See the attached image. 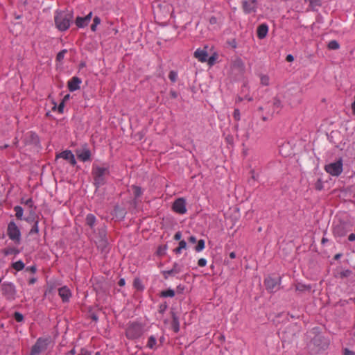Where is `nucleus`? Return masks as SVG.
Listing matches in <instances>:
<instances>
[{
	"instance_id": "obj_1",
	"label": "nucleus",
	"mask_w": 355,
	"mask_h": 355,
	"mask_svg": "<svg viewBox=\"0 0 355 355\" xmlns=\"http://www.w3.org/2000/svg\"><path fill=\"white\" fill-rule=\"evenodd\" d=\"M73 19V12L71 11L56 10L54 13V21L55 27L60 31H67Z\"/></svg>"
},
{
	"instance_id": "obj_2",
	"label": "nucleus",
	"mask_w": 355,
	"mask_h": 355,
	"mask_svg": "<svg viewBox=\"0 0 355 355\" xmlns=\"http://www.w3.org/2000/svg\"><path fill=\"white\" fill-rule=\"evenodd\" d=\"M92 174L94 179V184L98 188L106 183V178L110 174L109 168L93 164Z\"/></svg>"
},
{
	"instance_id": "obj_3",
	"label": "nucleus",
	"mask_w": 355,
	"mask_h": 355,
	"mask_svg": "<svg viewBox=\"0 0 355 355\" xmlns=\"http://www.w3.org/2000/svg\"><path fill=\"white\" fill-rule=\"evenodd\" d=\"M325 171L332 176L340 175L343 171V159L339 158L334 162H331L324 166Z\"/></svg>"
},
{
	"instance_id": "obj_4",
	"label": "nucleus",
	"mask_w": 355,
	"mask_h": 355,
	"mask_svg": "<svg viewBox=\"0 0 355 355\" xmlns=\"http://www.w3.org/2000/svg\"><path fill=\"white\" fill-rule=\"evenodd\" d=\"M125 334L129 339L138 338L143 334V327L138 322L130 323L126 329Z\"/></svg>"
},
{
	"instance_id": "obj_5",
	"label": "nucleus",
	"mask_w": 355,
	"mask_h": 355,
	"mask_svg": "<svg viewBox=\"0 0 355 355\" xmlns=\"http://www.w3.org/2000/svg\"><path fill=\"white\" fill-rule=\"evenodd\" d=\"M7 234L10 240L19 244L21 241V232L14 221H10L8 225Z\"/></svg>"
},
{
	"instance_id": "obj_6",
	"label": "nucleus",
	"mask_w": 355,
	"mask_h": 355,
	"mask_svg": "<svg viewBox=\"0 0 355 355\" xmlns=\"http://www.w3.org/2000/svg\"><path fill=\"white\" fill-rule=\"evenodd\" d=\"M49 343V339L39 338L32 347L30 355H40L44 352L47 349Z\"/></svg>"
},
{
	"instance_id": "obj_7",
	"label": "nucleus",
	"mask_w": 355,
	"mask_h": 355,
	"mask_svg": "<svg viewBox=\"0 0 355 355\" xmlns=\"http://www.w3.org/2000/svg\"><path fill=\"white\" fill-rule=\"evenodd\" d=\"M2 295L9 301H12L16 297V288L15 285L10 282H4L1 285Z\"/></svg>"
},
{
	"instance_id": "obj_8",
	"label": "nucleus",
	"mask_w": 355,
	"mask_h": 355,
	"mask_svg": "<svg viewBox=\"0 0 355 355\" xmlns=\"http://www.w3.org/2000/svg\"><path fill=\"white\" fill-rule=\"evenodd\" d=\"M76 154L77 155V157L83 162L89 161L91 159V151L87 148V145H85L83 146L82 148L77 149L76 150Z\"/></svg>"
},
{
	"instance_id": "obj_9",
	"label": "nucleus",
	"mask_w": 355,
	"mask_h": 355,
	"mask_svg": "<svg viewBox=\"0 0 355 355\" xmlns=\"http://www.w3.org/2000/svg\"><path fill=\"white\" fill-rule=\"evenodd\" d=\"M173 209L179 214H184L187 212L185 200L182 198L175 200L173 204Z\"/></svg>"
},
{
	"instance_id": "obj_10",
	"label": "nucleus",
	"mask_w": 355,
	"mask_h": 355,
	"mask_svg": "<svg viewBox=\"0 0 355 355\" xmlns=\"http://www.w3.org/2000/svg\"><path fill=\"white\" fill-rule=\"evenodd\" d=\"M182 270V266L178 263H174L173 268L171 270H166L162 272L164 279H168L170 276H175L181 272Z\"/></svg>"
},
{
	"instance_id": "obj_11",
	"label": "nucleus",
	"mask_w": 355,
	"mask_h": 355,
	"mask_svg": "<svg viewBox=\"0 0 355 355\" xmlns=\"http://www.w3.org/2000/svg\"><path fill=\"white\" fill-rule=\"evenodd\" d=\"M266 289L270 292H274L279 288V279L268 277L264 281Z\"/></svg>"
},
{
	"instance_id": "obj_12",
	"label": "nucleus",
	"mask_w": 355,
	"mask_h": 355,
	"mask_svg": "<svg viewBox=\"0 0 355 355\" xmlns=\"http://www.w3.org/2000/svg\"><path fill=\"white\" fill-rule=\"evenodd\" d=\"M243 9L245 13L249 14L256 11V0H244L242 2Z\"/></svg>"
},
{
	"instance_id": "obj_13",
	"label": "nucleus",
	"mask_w": 355,
	"mask_h": 355,
	"mask_svg": "<svg viewBox=\"0 0 355 355\" xmlns=\"http://www.w3.org/2000/svg\"><path fill=\"white\" fill-rule=\"evenodd\" d=\"M92 17V12H90L85 17H77L75 24L78 28H84L88 25Z\"/></svg>"
},
{
	"instance_id": "obj_14",
	"label": "nucleus",
	"mask_w": 355,
	"mask_h": 355,
	"mask_svg": "<svg viewBox=\"0 0 355 355\" xmlns=\"http://www.w3.org/2000/svg\"><path fill=\"white\" fill-rule=\"evenodd\" d=\"M81 80L76 77H72L67 83L68 89L70 92H74L80 89V85L81 84Z\"/></svg>"
},
{
	"instance_id": "obj_15",
	"label": "nucleus",
	"mask_w": 355,
	"mask_h": 355,
	"mask_svg": "<svg viewBox=\"0 0 355 355\" xmlns=\"http://www.w3.org/2000/svg\"><path fill=\"white\" fill-rule=\"evenodd\" d=\"M58 295L62 298L63 302H67L71 297V293L67 286L61 287L58 289Z\"/></svg>"
},
{
	"instance_id": "obj_16",
	"label": "nucleus",
	"mask_w": 355,
	"mask_h": 355,
	"mask_svg": "<svg viewBox=\"0 0 355 355\" xmlns=\"http://www.w3.org/2000/svg\"><path fill=\"white\" fill-rule=\"evenodd\" d=\"M194 57L201 62H205L207 60L208 53L206 50L198 49L194 52Z\"/></svg>"
},
{
	"instance_id": "obj_17",
	"label": "nucleus",
	"mask_w": 355,
	"mask_h": 355,
	"mask_svg": "<svg viewBox=\"0 0 355 355\" xmlns=\"http://www.w3.org/2000/svg\"><path fill=\"white\" fill-rule=\"evenodd\" d=\"M268 32V26L266 24H261L257 27V34L259 39H263L266 37Z\"/></svg>"
},
{
	"instance_id": "obj_18",
	"label": "nucleus",
	"mask_w": 355,
	"mask_h": 355,
	"mask_svg": "<svg viewBox=\"0 0 355 355\" xmlns=\"http://www.w3.org/2000/svg\"><path fill=\"white\" fill-rule=\"evenodd\" d=\"M2 253L5 256H8L11 254L17 255L19 253V250L14 247H8L2 250Z\"/></svg>"
},
{
	"instance_id": "obj_19",
	"label": "nucleus",
	"mask_w": 355,
	"mask_h": 355,
	"mask_svg": "<svg viewBox=\"0 0 355 355\" xmlns=\"http://www.w3.org/2000/svg\"><path fill=\"white\" fill-rule=\"evenodd\" d=\"M157 345V338L155 336H150L146 344V347L150 349H155Z\"/></svg>"
},
{
	"instance_id": "obj_20",
	"label": "nucleus",
	"mask_w": 355,
	"mask_h": 355,
	"mask_svg": "<svg viewBox=\"0 0 355 355\" xmlns=\"http://www.w3.org/2000/svg\"><path fill=\"white\" fill-rule=\"evenodd\" d=\"M73 155L71 150H67L56 155V158H62L66 160L70 159V157Z\"/></svg>"
},
{
	"instance_id": "obj_21",
	"label": "nucleus",
	"mask_w": 355,
	"mask_h": 355,
	"mask_svg": "<svg viewBox=\"0 0 355 355\" xmlns=\"http://www.w3.org/2000/svg\"><path fill=\"white\" fill-rule=\"evenodd\" d=\"M96 222V217L94 215L89 214L86 216V223L90 227H93Z\"/></svg>"
},
{
	"instance_id": "obj_22",
	"label": "nucleus",
	"mask_w": 355,
	"mask_h": 355,
	"mask_svg": "<svg viewBox=\"0 0 355 355\" xmlns=\"http://www.w3.org/2000/svg\"><path fill=\"white\" fill-rule=\"evenodd\" d=\"M131 188L135 198H138L142 195L143 191L141 187L136 185H132Z\"/></svg>"
},
{
	"instance_id": "obj_23",
	"label": "nucleus",
	"mask_w": 355,
	"mask_h": 355,
	"mask_svg": "<svg viewBox=\"0 0 355 355\" xmlns=\"http://www.w3.org/2000/svg\"><path fill=\"white\" fill-rule=\"evenodd\" d=\"M160 296L162 297H173L175 296V291L173 289H167L166 291H162L160 293Z\"/></svg>"
},
{
	"instance_id": "obj_24",
	"label": "nucleus",
	"mask_w": 355,
	"mask_h": 355,
	"mask_svg": "<svg viewBox=\"0 0 355 355\" xmlns=\"http://www.w3.org/2000/svg\"><path fill=\"white\" fill-rule=\"evenodd\" d=\"M24 263L21 261H17L12 264V267L17 271H20L24 268Z\"/></svg>"
},
{
	"instance_id": "obj_25",
	"label": "nucleus",
	"mask_w": 355,
	"mask_h": 355,
	"mask_svg": "<svg viewBox=\"0 0 355 355\" xmlns=\"http://www.w3.org/2000/svg\"><path fill=\"white\" fill-rule=\"evenodd\" d=\"M133 286L135 288H137L139 291H142L144 290V288L139 278H135L134 279Z\"/></svg>"
},
{
	"instance_id": "obj_26",
	"label": "nucleus",
	"mask_w": 355,
	"mask_h": 355,
	"mask_svg": "<svg viewBox=\"0 0 355 355\" xmlns=\"http://www.w3.org/2000/svg\"><path fill=\"white\" fill-rule=\"evenodd\" d=\"M14 210L15 211V216L18 219H21L23 216L24 210L20 206H15L14 207Z\"/></svg>"
},
{
	"instance_id": "obj_27",
	"label": "nucleus",
	"mask_w": 355,
	"mask_h": 355,
	"mask_svg": "<svg viewBox=\"0 0 355 355\" xmlns=\"http://www.w3.org/2000/svg\"><path fill=\"white\" fill-rule=\"evenodd\" d=\"M186 246H187L186 242L184 240L180 241L179 243V246L177 248H175L174 251L176 254H180L182 250L185 249Z\"/></svg>"
},
{
	"instance_id": "obj_28",
	"label": "nucleus",
	"mask_w": 355,
	"mask_h": 355,
	"mask_svg": "<svg viewBox=\"0 0 355 355\" xmlns=\"http://www.w3.org/2000/svg\"><path fill=\"white\" fill-rule=\"evenodd\" d=\"M295 289L299 291H304L306 290H310L311 287L309 286L298 283L295 285Z\"/></svg>"
},
{
	"instance_id": "obj_29",
	"label": "nucleus",
	"mask_w": 355,
	"mask_h": 355,
	"mask_svg": "<svg viewBox=\"0 0 355 355\" xmlns=\"http://www.w3.org/2000/svg\"><path fill=\"white\" fill-rule=\"evenodd\" d=\"M339 47H340V45H339L338 42L336 40H331L328 44V48L329 49L336 50V49H338Z\"/></svg>"
},
{
	"instance_id": "obj_30",
	"label": "nucleus",
	"mask_w": 355,
	"mask_h": 355,
	"mask_svg": "<svg viewBox=\"0 0 355 355\" xmlns=\"http://www.w3.org/2000/svg\"><path fill=\"white\" fill-rule=\"evenodd\" d=\"M260 80L261 83L264 86H267L270 83V78L269 76L267 75H261L260 76Z\"/></svg>"
},
{
	"instance_id": "obj_31",
	"label": "nucleus",
	"mask_w": 355,
	"mask_h": 355,
	"mask_svg": "<svg viewBox=\"0 0 355 355\" xmlns=\"http://www.w3.org/2000/svg\"><path fill=\"white\" fill-rule=\"evenodd\" d=\"M205 248V241L202 239H200L198 241V244L195 248V250L197 252H200Z\"/></svg>"
},
{
	"instance_id": "obj_32",
	"label": "nucleus",
	"mask_w": 355,
	"mask_h": 355,
	"mask_svg": "<svg viewBox=\"0 0 355 355\" xmlns=\"http://www.w3.org/2000/svg\"><path fill=\"white\" fill-rule=\"evenodd\" d=\"M67 49H63L61 51H60L56 56V60L58 62H61L64 59V55L67 53Z\"/></svg>"
},
{
	"instance_id": "obj_33",
	"label": "nucleus",
	"mask_w": 355,
	"mask_h": 355,
	"mask_svg": "<svg viewBox=\"0 0 355 355\" xmlns=\"http://www.w3.org/2000/svg\"><path fill=\"white\" fill-rule=\"evenodd\" d=\"M168 78L172 81L173 83L176 82L178 79V73L175 71H171L168 74Z\"/></svg>"
},
{
	"instance_id": "obj_34",
	"label": "nucleus",
	"mask_w": 355,
	"mask_h": 355,
	"mask_svg": "<svg viewBox=\"0 0 355 355\" xmlns=\"http://www.w3.org/2000/svg\"><path fill=\"white\" fill-rule=\"evenodd\" d=\"M25 204L28 208L31 209V211H34L35 208L33 209V201L31 198H28L24 202H22Z\"/></svg>"
},
{
	"instance_id": "obj_35",
	"label": "nucleus",
	"mask_w": 355,
	"mask_h": 355,
	"mask_svg": "<svg viewBox=\"0 0 355 355\" xmlns=\"http://www.w3.org/2000/svg\"><path fill=\"white\" fill-rule=\"evenodd\" d=\"M334 234L337 236H344V233L341 231V228L340 227H335L333 230Z\"/></svg>"
},
{
	"instance_id": "obj_36",
	"label": "nucleus",
	"mask_w": 355,
	"mask_h": 355,
	"mask_svg": "<svg viewBox=\"0 0 355 355\" xmlns=\"http://www.w3.org/2000/svg\"><path fill=\"white\" fill-rule=\"evenodd\" d=\"M14 318L17 322H21L24 320V315L19 312H15L14 313Z\"/></svg>"
},
{
	"instance_id": "obj_37",
	"label": "nucleus",
	"mask_w": 355,
	"mask_h": 355,
	"mask_svg": "<svg viewBox=\"0 0 355 355\" xmlns=\"http://www.w3.org/2000/svg\"><path fill=\"white\" fill-rule=\"evenodd\" d=\"M310 6L313 8L321 6V0H310Z\"/></svg>"
},
{
	"instance_id": "obj_38",
	"label": "nucleus",
	"mask_w": 355,
	"mask_h": 355,
	"mask_svg": "<svg viewBox=\"0 0 355 355\" xmlns=\"http://www.w3.org/2000/svg\"><path fill=\"white\" fill-rule=\"evenodd\" d=\"M233 117L234 119L239 121L241 119V114H240V111L239 109H235L234 111V113H233Z\"/></svg>"
},
{
	"instance_id": "obj_39",
	"label": "nucleus",
	"mask_w": 355,
	"mask_h": 355,
	"mask_svg": "<svg viewBox=\"0 0 355 355\" xmlns=\"http://www.w3.org/2000/svg\"><path fill=\"white\" fill-rule=\"evenodd\" d=\"M234 65L241 68V69H243L244 68V63L242 61L241 59L240 58H238L235 60L234 62Z\"/></svg>"
},
{
	"instance_id": "obj_40",
	"label": "nucleus",
	"mask_w": 355,
	"mask_h": 355,
	"mask_svg": "<svg viewBox=\"0 0 355 355\" xmlns=\"http://www.w3.org/2000/svg\"><path fill=\"white\" fill-rule=\"evenodd\" d=\"M173 328L175 332H178L179 331V322L176 318H173Z\"/></svg>"
},
{
	"instance_id": "obj_41",
	"label": "nucleus",
	"mask_w": 355,
	"mask_h": 355,
	"mask_svg": "<svg viewBox=\"0 0 355 355\" xmlns=\"http://www.w3.org/2000/svg\"><path fill=\"white\" fill-rule=\"evenodd\" d=\"M351 274V271L349 270H345L340 272V277H349Z\"/></svg>"
},
{
	"instance_id": "obj_42",
	"label": "nucleus",
	"mask_w": 355,
	"mask_h": 355,
	"mask_svg": "<svg viewBox=\"0 0 355 355\" xmlns=\"http://www.w3.org/2000/svg\"><path fill=\"white\" fill-rule=\"evenodd\" d=\"M315 187L317 190H319V191L322 189L323 184H322V182L321 181V180H318V181L315 183Z\"/></svg>"
},
{
	"instance_id": "obj_43",
	"label": "nucleus",
	"mask_w": 355,
	"mask_h": 355,
	"mask_svg": "<svg viewBox=\"0 0 355 355\" xmlns=\"http://www.w3.org/2000/svg\"><path fill=\"white\" fill-rule=\"evenodd\" d=\"M198 265L200 267H204L207 265V260L205 258H200L198 261Z\"/></svg>"
},
{
	"instance_id": "obj_44",
	"label": "nucleus",
	"mask_w": 355,
	"mask_h": 355,
	"mask_svg": "<svg viewBox=\"0 0 355 355\" xmlns=\"http://www.w3.org/2000/svg\"><path fill=\"white\" fill-rule=\"evenodd\" d=\"M68 161L69 162V163L72 166H75L76 165V159H75V157H74L73 154L71 155V157H70V159H69Z\"/></svg>"
},
{
	"instance_id": "obj_45",
	"label": "nucleus",
	"mask_w": 355,
	"mask_h": 355,
	"mask_svg": "<svg viewBox=\"0 0 355 355\" xmlns=\"http://www.w3.org/2000/svg\"><path fill=\"white\" fill-rule=\"evenodd\" d=\"M78 355H91V353L85 349H82Z\"/></svg>"
},
{
	"instance_id": "obj_46",
	"label": "nucleus",
	"mask_w": 355,
	"mask_h": 355,
	"mask_svg": "<svg viewBox=\"0 0 355 355\" xmlns=\"http://www.w3.org/2000/svg\"><path fill=\"white\" fill-rule=\"evenodd\" d=\"M181 238H182V234L180 232H176L175 234L174 235V239L176 241L180 240Z\"/></svg>"
},
{
	"instance_id": "obj_47",
	"label": "nucleus",
	"mask_w": 355,
	"mask_h": 355,
	"mask_svg": "<svg viewBox=\"0 0 355 355\" xmlns=\"http://www.w3.org/2000/svg\"><path fill=\"white\" fill-rule=\"evenodd\" d=\"M64 110V101L60 103L58 107V110L59 113H62Z\"/></svg>"
},
{
	"instance_id": "obj_48",
	"label": "nucleus",
	"mask_w": 355,
	"mask_h": 355,
	"mask_svg": "<svg viewBox=\"0 0 355 355\" xmlns=\"http://www.w3.org/2000/svg\"><path fill=\"white\" fill-rule=\"evenodd\" d=\"M26 270L31 272L32 273H35L36 272V267L35 266H32L26 268Z\"/></svg>"
},
{
	"instance_id": "obj_49",
	"label": "nucleus",
	"mask_w": 355,
	"mask_h": 355,
	"mask_svg": "<svg viewBox=\"0 0 355 355\" xmlns=\"http://www.w3.org/2000/svg\"><path fill=\"white\" fill-rule=\"evenodd\" d=\"M100 23H101V19L98 17L96 16L93 19V24L98 25V24H100Z\"/></svg>"
},
{
	"instance_id": "obj_50",
	"label": "nucleus",
	"mask_w": 355,
	"mask_h": 355,
	"mask_svg": "<svg viewBox=\"0 0 355 355\" xmlns=\"http://www.w3.org/2000/svg\"><path fill=\"white\" fill-rule=\"evenodd\" d=\"M207 62H208V64L209 65H213L214 62H215V58L214 56H211L208 60H207Z\"/></svg>"
},
{
	"instance_id": "obj_51",
	"label": "nucleus",
	"mask_w": 355,
	"mask_h": 355,
	"mask_svg": "<svg viewBox=\"0 0 355 355\" xmlns=\"http://www.w3.org/2000/svg\"><path fill=\"white\" fill-rule=\"evenodd\" d=\"M286 60L289 62H293L294 60V57L291 54H288L286 58Z\"/></svg>"
},
{
	"instance_id": "obj_52",
	"label": "nucleus",
	"mask_w": 355,
	"mask_h": 355,
	"mask_svg": "<svg viewBox=\"0 0 355 355\" xmlns=\"http://www.w3.org/2000/svg\"><path fill=\"white\" fill-rule=\"evenodd\" d=\"M344 355H355V354L353 352L347 349H345L344 352Z\"/></svg>"
},
{
	"instance_id": "obj_53",
	"label": "nucleus",
	"mask_w": 355,
	"mask_h": 355,
	"mask_svg": "<svg viewBox=\"0 0 355 355\" xmlns=\"http://www.w3.org/2000/svg\"><path fill=\"white\" fill-rule=\"evenodd\" d=\"M189 241L192 243H195L196 242V238L194 236H191L189 238Z\"/></svg>"
},
{
	"instance_id": "obj_54",
	"label": "nucleus",
	"mask_w": 355,
	"mask_h": 355,
	"mask_svg": "<svg viewBox=\"0 0 355 355\" xmlns=\"http://www.w3.org/2000/svg\"><path fill=\"white\" fill-rule=\"evenodd\" d=\"M352 113L353 114L355 115V96H354V102L352 103Z\"/></svg>"
},
{
	"instance_id": "obj_55",
	"label": "nucleus",
	"mask_w": 355,
	"mask_h": 355,
	"mask_svg": "<svg viewBox=\"0 0 355 355\" xmlns=\"http://www.w3.org/2000/svg\"><path fill=\"white\" fill-rule=\"evenodd\" d=\"M348 239L350 241H354L355 240V234H349Z\"/></svg>"
},
{
	"instance_id": "obj_56",
	"label": "nucleus",
	"mask_w": 355,
	"mask_h": 355,
	"mask_svg": "<svg viewBox=\"0 0 355 355\" xmlns=\"http://www.w3.org/2000/svg\"><path fill=\"white\" fill-rule=\"evenodd\" d=\"M118 284H119V285L120 286H123L125 285V279H119V283H118Z\"/></svg>"
},
{
	"instance_id": "obj_57",
	"label": "nucleus",
	"mask_w": 355,
	"mask_h": 355,
	"mask_svg": "<svg viewBox=\"0 0 355 355\" xmlns=\"http://www.w3.org/2000/svg\"><path fill=\"white\" fill-rule=\"evenodd\" d=\"M37 279L35 277L31 278L28 281L29 284H33L36 282Z\"/></svg>"
},
{
	"instance_id": "obj_58",
	"label": "nucleus",
	"mask_w": 355,
	"mask_h": 355,
	"mask_svg": "<svg viewBox=\"0 0 355 355\" xmlns=\"http://www.w3.org/2000/svg\"><path fill=\"white\" fill-rule=\"evenodd\" d=\"M32 232H38V227H37V222L35 223L33 228L31 230Z\"/></svg>"
},
{
	"instance_id": "obj_59",
	"label": "nucleus",
	"mask_w": 355,
	"mask_h": 355,
	"mask_svg": "<svg viewBox=\"0 0 355 355\" xmlns=\"http://www.w3.org/2000/svg\"><path fill=\"white\" fill-rule=\"evenodd\" d=\"M97 26L98 25H96V24H92V26H91V30L93 32H95L96 31Z\"/></svg>"
},
{
	"instance_id": "obj_60",
	"label": "nucleus",
	"mask_w": 355,
	"mask_h": 355,
	"mask_svg": "<svg viewBox=\"0 0 355 355\" xmlns=\"http://www.w3.org/2000/svg\"><path fill=\"white\" fill-rule=\"evenodd\" d=\"M274 105L279 107L280 105V101L277 99H275L274 101Z\"/></svg>"
},
{
	"instance_id": "obj_61",
	"label": "nucleus",
	"mask_w": 355,
	"mask_h": 355,
	"mask_svg": "<svg viewBox=\"0 0 355 355\" xmlns=\"http://www.w3.org/2000/svg\"><path fill=\"white\" fill-rule=\"evenodd\" d=\"M230 257L231 259H234L236 257V253L234 252H232L230 253Z\"/></svg>"
},
{
	"instance_id": "obj_62",
	"label": "nucleus",
	"mask_w": 355,
	"mask_h": 355,
	"mask_svg": "<svg viewBox=\"0 0 355 355\" xmlns=\"http://www.w3.org/2000/svg\"><path fill=\"white\" fill-rule=\"evenodd\" d=\"M69 354H71V355H74L76 354V350L75 349H72L71 351L69 352L68 353Z\"/></svg>"
},
{
	"instance_id": "obj_63",
	"label": "nucleus",
	"mask_w": 355,
	"mask_h": 355,
	"mask_svg": "<svg viewBox=\"0 0 355 355\" xmlns=\"http://www.w3.org/2000/svg\"><path fill=\"white\" fill-rule=\"evenodd\" d=\"M171 96L173 97V98H175L177 96V94L175 92H171Z\"/></svg>"
},
{
	"instance_id": "obj_64",
	"label": "nucleus",
	"mask_w": 355,
	"mask_h": 355,
	"mask_svg": "<svg viewBox=\"0 0 355 355\" xmlns=\"http://www.w3.org/2000/svg\"><path fill=\"white\" fill-rule=\"evenodd\" d=\"M340 257V254H337L335 255L334 259H338Z\"/></svg>"
}]
</instances>
